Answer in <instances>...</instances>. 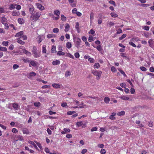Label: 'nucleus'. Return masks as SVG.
<instances>
[{
    "label": "nucleus",
    "mask_w": 154,
    "mask_h": 154,
    "mask_svg": "<svg viewBox=\"0 0 154 154\" xmlns=\"http://www.w3.org/2000/svg\"><path fill=\"white\" fill-rule=\"evenodd\" d=\"M61 20L63 21H65L66 20V17L64 15L62 14L61 16Z\"/></svg>",
    "instance_id": "27"
},
{
    "label": "nucleus",
    "mask_w": 154,
    "mask_h": 154,
    "mask_svg": "<svg viewBox=\"0 0 154 154\" xmlns=\"http://www.w3.org/2000/svg\"><path fill=\"white\" fill-rule=\"evenodd\" d=\"M100 152L102 154H105L106 152L105 150L103 149L101 150Z\"/></svg>",
    "instance_id": "50"
},
{
    "label": "nucleus",
    "mask_w": 154,
    "mask_h": 154,
    "mask_svg": "<svg viewBox=\"0 0 154 154\" xmlns=\"http://www.w3.org/2000/svg\"><path fill=\"white\" fill-rule=\"evenodd\" d=\"M56 46H53L52 47L51 49V51L52 53H56L57 51H56Z\"/></svg>",
    "instance_id": "21"
},
{
    "label": "nucleus",
    "mask_w": 154,
    "mask_h": 154,
    "mask_svg": "<svg viewBox=\"0 0 154 154\" xmlns=\"http://www.w3.org/2000/svg\"><path fill=\"white\" fill-rule=\"evenodd\" d=\"M129 45H132L133 47H136V45H135L134 43H133L132 42H129Z\"/></svg>",
    "instance_id": "45"
},
{
    "label": "nucleus",
    "mask_w": 154,
    "mask_h": 154,
    "mask_svg": "<svg viewBox=\"0 0 154 154\" xmlns=\"http://www.w3.org/2000/svg\"><path fill=\"white\" fill-rule=\"evenodd\" d=\"M98 146L100 148H102L104 147V145L103 144L100 143L98 145Z\"/></svg>",
    "instance_id": "61"
},
{
    "label": "nucleus",
    "mask_w": 154,
    "mask_h": 154,
    "mask_svg": "<svg viewBox=\"0 0 154 154\" xmlns=\"http://www.w3.org/2000/svg\"><path fill=\"white\" fill-rule=\"evenodd\" d=\"M82 126V128H84L86 127V124L85 123H83L82 121L78 122V127Z\"/></svg>",
    "instance_id": "4"
},
{
    "label": "nucleus",
    "mask_w": 154,
    "mask_h": 154,
    "mask_svg": "<svg viewBox=\"0 0 154 154\" xmlns=\"http://www.w3.org/2000/svg\"><path fill=\"white\" fill-rule=\"evenodd\" d=\"M94 14L93 12H91L90 14V20H93L94 19Z\"/></svg>",
    "instance_id": "49"
},
{
    "label": "nucleus",
    "mask_w": 154,
    "mask_h": 154,
    "mask_svg": "<svg viewBox=\"0 0 154 154\" xmlns=\"http://www.w3.org/2000/svg\"><path fill=\"white\" fill-rule=\"evenodd\" d=\"M95 33V31L93 29H91L89 32V34H91L92 35L94 34Z\"/></svg>",
    "instance_id": "51"
},
{
    "label": "nucleus",
    "mask_w": 154,
    "mask_h": 154,
    "mask_svg": "<svg viewBox=\"0 0 154 154\" xmlns=\"http://www.w3.org/2000/svg\"><path fill=\"white\" fill-rule=\"evenodd\" d=\"M140 69L143 71H146L147 70L146 68L144 66L140 67Z\"/></svg>",
    "instance_id": "41"
},
{
    "label": "nucleus",
    "mask_w": 154,
    "mask_h": 154,
    "mask_svg": "<svg viewBox=\"0 0 154 154\" xmlns=\"http://www.w3.org/2000/svg\"><path fill=\"white\" fill-rule=\"evenodd\" d=\"M47 131L49 134L51 135V134L52 132L49 128H47Z\"/></svg>",
    "instance_id": "62"
},
{
    "label": "nucleus",
    "mask_w": 154,
    "mask_h": 154,
    "mask_svg": "<svg viewBox=\"0 0 154 154\" xmlns=\"http://www.w3.org/2000/svg\"><path fill=\"white\" fill-rule=\"evenodd\" d=\"M7 51V49L6 47H1L0 51Z\"/></svg>",
    "instance_id": "40"
},
{
    "label": "nucleus",
    "mask_w": 154,
    "mask_h": 154,
    "mask_svg": "<svg viewBox=\"0 0 154 154\" xmlns=\"http://www.w3.org/2000/svg\"><path fill=\"white\" fill-rule=\"evenodd\" d=\"M42 88L43 89L50 88V85H45L42 86Z\"/></svg>",
    "instance_id": "37"
},
{
    "label": "nucleus",
    "mask_w": 154,
    "mask_h": 154,
    "mask_svg": "<svg viewBox=\"0 0 154 154\" xmlns=\"http://www.w3.org/2000/svg\"><path fill=\"white\" fill-rule=\"evenodd\" d=\"M42 52L43 53H45L46 52V48L44 47H42Z\"/></svg>",
    "instance_id": "55"
},
{
    "label": "nucleus",
    "mask_w": 154,
    "mask_h": 154,
    "mask_svg": "<svg viewBox=\"0 0 154 154\" xmlns=\"http://www.w3.org/2000/svg\"><path fill=\"white\" fill-rule=\"evenodd\" d=\"M72 12L73 14H77V10L76 8H74L72 10Z\"/></svg>",
    "instance_id": "57"
},
{
    "label": "nucleus",
    "mask_w": 154,
    "mask_h": 154,
    "mask_svg": "<svg viewBox=\"0 0 154 154\" xmlns=\"http://www.w3.org/2000/svg\"><path fill=\"white\" fill-rule=\"evenodd\" d=\"M19 14V12L16 11H14L12 13V15L13 16H18Z\"/></svg>",
    "instance_id": "14"
},
{
    "label": "nucleus",
    "mask_w": 154,
    "mask_h": 154,
    "mask_svg": "<svg viewBox=\"0 0 154 154\" xmlns=\"http://www.w3.org/2000/svg\"><path fill=\"white\" fill-rule=\"evenodd\" d=\"M94 67L95 68H98L100 67V64L98 63H96L94 65Z\"/></svg>",
    "instance_id": "42"
},
{
    "label": "nucleus",
    "mask_w": 154,
    "mask_h": 154,
    "mask_svg": "<svg viewBox=\"0 0 154 154\" xmlns=\"http://www.w3.org/2000/svg\"><path fill=\"white\" fill-rule=\"evenodd\" d=\"M92 73L95 75L97 76L96 79L97 80L99 79L101 76V74L102 73L101 71H98L97 70H92Z\"/></svg>",
    "instance_id": "2"
},
{
    "label": "nucleus",
    "mask_w": 154,
    "mask_h": 154,
    "mask_svg": "<svg viewBox=\"0 0 154 154\" xmlns=\"http://www.w3.org/2000/svg\"><path fill=\"white\" fill-rule=\"evenodd\" d=\"M12 131L15 133H16L17 132V130L15 128H13L12 129Z\"/></svg>",
    "instance_id": "56"
},
{
    "label": "nucleus",
    "mask_w": 154,
    "mask_h": 154,
    "mask_svg": "<svg viewBox=\"0 0 154 154\" xmlns=\"http://www.w3.org/2000/svg\"><path fill=\"white\" fill-rule=\"evenodd\" d=\"M94 40V37L91 36V37H89V38L88 39V41L89 42H91L92 41Z\"/></svg>",
    "instance_id": "54"
},
{
    "label": "nucleus",
    "mask_w": 154,
    "mask_h": 154,
    "mask_svg": "<svg viewBox=\"0 0 154 154\" xmlns=\"http://www.w3.org/2000/svg\"><path fill=\"white\" fill-rule=\"evenodd\" d=\"M23 34V31H21L17 32L15 35V36L16 37H19L21 36Z\"/></svg>",
    "instance_id": "8"
},
{
    "label": "nucleus",
    "mask_w": 154,
    "mask_h": 154,
    "mask_svg": "<svg viewBox=\"0 0 154 154\" xmlns=\"http://www.w3.org/2000/svg\"><path fill=\"white\" fill-rule=\"evenodd\" d=\"M38 8L41 11H42L45 9L44 7L39 3H36V4Z\"/></svg>",
    "instance_id": "5"
},
{
    "label": "nucleus",
    "mask_w": 154,
    "mask_h": 154,
    "mask_svg": "<svg viewBox=\"0 0 154 154\" xmlns=\"http://www.w3.org/2000/svg\"><path fill=\"white\" fill-rule=\"evenodd\" d=\"M70 75V72L69 71L66 72L65 75L66 77H68Z\"/></svg>",
    "instance_id": "47"
},
{
    "label": "nucleus",
    "mask_w": 154,
    "mask_h": 154,
    "mask_svg": "<svg viewBox=\"0 0 154 154\" xmlns=\"http://www.w3.org/2000/svg\"><path fill=\"white\" fill-rule=\"evenodd\" d=\"M20 38H22L23 40H26L27 38V36L26 35H23L22 36L20 37Z\"/></svg>",
    "instance_id": "60"
},
{
    "label": "nucleus",
    "mask_w": 154,
    "mask_h": 154,
    "mask_svg": "<svg viewBox=\"0 0 154 154\" xmlns=\"http://www.w3.org/2000/svg\"><path fill=\"white\" fill-rule=\"evenodd\" d=\"M16 5H17L16 4L15 5L11 4L9 7V8L10 10L13 9L15 8V6Z\"/></svg>",
    "instance_id": "25"
},
{
    "label": "nucleus",
    "mask_w": 154,
    "mask_h": 154,
    "mask_svg": "<svg viewBox=\"0 0 154 154\" xmlns=\"http://www.w3.org/2000/svg\"><path fill=\"white\" fill-rule=\"evenodd\" d=\"M41 12H38L36 13V14H32L30 17L32 19V20H33L34 21H37L39 19V17L41 16Z\"/></svg>",
    "instance_id": "1"
},
{
    "label": "nucleus",
    "mask_w": 154,
    "mask_h": 154,
    "mask_svg": "<svg viewBox=\"0 0 154 154\" xmlns=\"http://www.w3.org/2000/svg\"><path fill=\"white\" fill-rule=\"evenodd\" d=\"M65 54V53L64 52H63L61 51H59L57 53V54L59 56L64 55Z\"/></svg>",
    "instance_id": "20"
},
{
    "label": "nucleus",
    "mask_w": 154,
    "mask_h": 154,
    "mask_svg": "<svg viewBox=\"0 0 154 154\" xmlns=\"http://www.w3.org/2000/svg\"><path fill=\"white\" fill-rule=\"evenodd\" d=\"M111 70L112 72H115L117 71L116 69L114 66H112L111 68Z\"/></svg>",
    "instance_id": "53"
},
{
    "label": "nucleus",
    "mask_w": 154,
    "mask_h": 154,
    "mask_svg": "<svg viewBox=\"0 0 154 154\" xmlns=\"http://www.w3.org/2000/svg\"><path fill=\"white\" fill-rule=\"evenodd\" d=\"M23 21H24V20L22 18H19L18 19V22L20 24H22L24 23Z\"/></svg>",
    "instance_id": "19"
},
{
    "label": "nucleus",
    "mask_w": 154,
    "mask_h": 154,
    "mask_svg": "<svg viewBox=\"0 0 154 154\" xmlns=\"http://www.w3.org/2000/svg\"><path fill=\"white\" fill-rule=\"evenodd\" d=\"M66 47L68 48H70L71 47V44L70 42H68L66 44Z\"/></svg>",
    "instance_id": "23"
},
{
    "label": "nucleus",
    "mask_w": 154,
    "mask_h": 154,
    "mask_svg": "<svg viewBox=\"0 0 154 154\" xmlns=\"http://www.w3.org/2000/svg\"><path fill=\"white\" fill-rule=\"evenodd\" d=\"M149 71L152 72H154V67L153 66L149 68Z\"/></svg>",
    "instance_id": "64"
},
{
    "label": "nucleus",
    "mask_w": 154,
    "mask_h": 154,
    "mask_svg": "<svg viewBox=\"0 0 154 154\" xmlns=\"http://www.w3.org/2000/svg\"><path fill=\"white\" fill-rule=\"evenodd\" d=\"M110 15L111 16L113 17H116L118 16V15L114 13H111Z\"/></svg>",
    "instance_id": "32"
},
{
    "label": "nucleus",
    "mask_w": 154,
    "mask_h": 154,
    "mask_svg": "<svg viewBox=\"0 0 154 154\" xmlns=\"http://www.w3.org/2000/svg\"><path fill=\"white\" fill-rule=\"evenodd\" d=\"M30 64L33 66H37V62L34 61H31L30 62Z\"/></svg>",
    "instance_id": "17"
},
{
    "label": "nucleus",
    "mask_w": 154,
    "mask_h": 154,
    "mask_svg": "<svg viewBox=\"0 0 154 154\" xmlns=\"http://www.w3.org/2000/svg\"><path fill=\"white\" fill-rule=\"evenodd\" d=\"M143 29L146 31L149 30V27L148 26H145Z\"/></svg>",
    "instance_id": "63"
},
{
    "label": "nucleus",
    "mask_w": 154,
    "mask_h": 154,
    "mask_svg": "<svg viewBox=\"0 0 154 154\" xmlns=\"http://www.w3.org/2000/svg\"><path fill=\"white\" fill-rule=\"evenodd\" d=\"M23 52L24 53L26 54L28 56H31V53L27 51L26 50L24 49V50L23 51Z\"/></svg>",
    "instance_id": "22"
},
{
    "label": "nucleus",
    "mask_w": 154,
    "mask_h": 154,
    "mask_svg": "<svg viewBox=\"0 0 154 154\" xmlns=\"http://www.w3.org/2000/svg\"><path fill=\"white\" fill-rule=\"evenodd\" d=\"M1 23L3 24H4L5 23L4 22H5L7 20V19L4 17H1Z\"/></svg>",
    "instance_id": "18"
},
{
    "label": "nucleus",
    "mask_w": 154,
    "mask_h": 154,
    "mask_svg": "<svg viewBox=\"0 0 154 154\" xmlns=\"http://www.w3.org/2000/svg\"><path fill=\"white\" fill-rule=\"evenodd\" d=\"M153 41L152 39H151L149 40L148 41V43L149 44V45L150 47H151L152 45V42Z\"/></svg>",
    "instance_id": "36"
},
{
    "label": "nucleus",
    "mask_w": 154,
    "mask_h": 154,
    "mask_svg": "<svg viewBox=\"0 0 154 154\" xmlns=\"http://www.w3.org/2000/svg\"><path fill=\"white\" fill-rule=\"evenodd\" d=\"M70 26L69 24L68 23H66L65 25V27L64 31L65 32H67L69 30V28Z\"/></svg>",
    "instance_id": "11"
},
{
    "label": "nucleus",
    "mask_w": 154,
    "mask_h": 154,
    "mask_svg": "<svg viewBox=\"0 0 154 154\" xmlns=\"http://www.w3.org/2000/svg\"><path fill=\"white\" fill-rule=\"evenodd\" d=\"M125 114V112L124 111H122L117 113V115L119 116H121L124 115Z\"/></svg>",
    "instance_id": "15"
},
{
    "label": "nucleus",
    "mask_w": 154,
    "mask_h": 154,
    "mask_svg": "<svg viewBox=\"0 0 154 154\" xmlns=\"http://www.w3.org/2000/svg\"><path fill=\"white\" fill-rule=\"evenodd\" d=\"M121 98L124 100H128L129 99L128 97H126L125 96H121Z\"/></svg>",
    "instance_id": "26"
},
{
    "label": "nucleus",
    "mask_w": 154,
    "mask_h": 154,
    "mask_svg": "<svg viewBox=\"0 0 154 154\" xmlns=\"http://www.w3.org/2000/svg\"><path fill=\"white\" fill-rule=\"evenodd\" d=\"M9 42L8 41H3L2 42V45L5 46H7L8 45Z\"/></svg>",
    "instance_id": "30"
},
{
    "label": "nucleus",
    "mask_w": 154,
    "mask_h": 154,
    "mask_svg": "<svg viewBox=\"0 0 154 154\" xmlns=\"http://www.w3.org/2000/svg\"><path fill=\"white\" fill-rule=\"evenodd\" d=\"M75 112L74 111H69L68 112H67V114L68 115H71Z\"/></svg>",
    "instance_id": "44"
},
{
    "label": "nucleus",
    "mask_w": 154,
    "mask_h": 154,
    "mask_svg": "<svg viewBox=\"0 0 154 154\" xmlns=\"http://www.w3.org/2000/svg\"><path fill=\"white\" fill-rule=\"evenodd\" d=\"M96 48L99 51H100L102 49V47L100 45H98L97 47Z\"/></svg>",
    "instance_id": "35"
},
{
    "label": "nucleus",
    "mask_w": 154,
    "mask_h": 154,
    "mask_svg": "<svg viewBox=\"0 0 154 154\" xmlns=\"http://www.w3.org/2000/svg\"><path fill=\"white\" fill-rule=\"evenodd\" d=\"M53 31L54 33H57L59 32V29L57 28H54L53 29Z\"/></svg>",
    "instance_id": "33"
},
{
    "label": "nucleus",
    "mask_w": 154,
    "mask_h": 154,
    "mask_svg": "<svg viewBox=\"0 0 154 154\" xmlns=\"http://www.w3.org/2000/svg\"><path fill=\"white\" fill-rule=\"evenodd\" d=\"M126 36V34H123L121 37L119 38V39L120 40H122L125 38Z\"/></svg>",
    "instance_id": "29"
},
{
    "label": "nucleus",
    "mask_w": 154,
    "mask_h": 154,
    "mask_svg": "<svg viewBox=\"0 0 154 154\" xmlns=\"http://www.w3.org/2000/svg\"><path fill=\"white\" fill-rule=\"evenodd\" d=\"M87 151V150L86 149H83L81 152V153L82 154H84Z\"/></svg>",
    "instance_id": "52"
},
{
    "label": "nucleus",
    "mask_w": 154,
    "mask_h": 154,
    "mask_svg": "<svg viewBox=\"0 0 154 154\" xmlns=\"http://www.w3.org/2000/svg\"><path fill=\"white\" fill-rule=\"evenodd\" d=\"M61 106L65 108H67L68 107V106L67 105V104L66 103H63L61 104Z\"/></svg>",
    "instance_id": "39"
},
{
    "label": "nucleus",
    "mask_w": 154,
    "mask_h": 154,
    "mask_svg": "<svg viewBox=\"0 0 154 154\" xmlns=\"http://www.w3.org/2000/svg\"><path fill=\"white\" fill-rule=\"evenodd\" d=\"M60 61L59 60H57L55 61H54L52 63V64L53 65H58L60 64Z\"/></svg>",
    "instance_id": "9"
},
{
    "label": "nucleus",
    "mask_w": 154,
    "mask_h": 154,
    "mask_svg": "<svg viewBox=\"0 0 154 154\" xmlns=\"http://www.w3.org/2000/svg\"><path fill=\"white\" fill-rule=\"evenodd\" d=\"M32 53L34 54V57H39L40 56L37 54V48L35 46H33L32 50Z\"/></svg>",
    "instance_id": "3"
},
{
    "label": "nucleus",
    "mask_w": 154,
    "mask_h": 154,
    "mask_svg": "<svg viewBox=\"0 0 154 154\" xmlns=\"http://www.w3.org/2000/svg\"><path fill=\"white\" fill-rule=\"evenodd\" d=\"M119 71L120 72V73L122 74H123L124 76H126V75L125 74V73L122 70H121V69L119 70Z\"/></svg>",
    "instance_id": "59"
},
{
    "label": "nucleus",
    "mask_w": 154,
    "mask_h": 154,
    "mask_svg": "<svg viewBox=\"0 0 154 154\" xmlns=\"http://www.w3.org/2000/svg\"><path fill=\"white\" fill-rule=\"evenodd\" d=\"M54 14L56 15L57 16H59L60 14V11L58 10L54 11Z\"/></svg>",
    "instance_id": "34"
},
{
    "label": "nucleus",
    "mask_w": 154,
    "mask_h": 154,
    "mask_svg": "<svg viewBox=\"0 0 154 154\" xmlns=\"http://www.w3.org/2000/svg\"><path fill=\"white\" fill-rule=\"evenodd\" d=\"M34 105L36 107H39L40 106L41 103L39 102H35L34 103Z\"/></svg>",
    "instance_id": "31"
},
{
    "label": "nucleus",
    "mask_w": 154,
    "mask_h": 154,
    "mask_svg": "<svg viewBox=\"0 0 154 154\" xmlns=\"http://www.w3.org/2000/svg\"><path fill=\"white\" fill-rule=\"evenodd\" d=\"M29 12H30V13H31V14H32L33 11L34 10V8H30L29 9Z\"/></svg>",
    "instance_id": "58"
},
{
    "label": "nucleus",
    "mask_w": 154,
    "mask_h": 154,
    "mask_svg": "<svg viewBox=\"0 0 154 154\" xmlns=\"http://www.w3.org/2000/svg\"><path fill=\"white\" fill-rule=\"evenodd\" d=\"M88 61H90L91 63H93L94 62V60L93 58H91L90 57L88 59Z\"/></svg>",
    "instance_id": "43"
},
{
    "label": "nucleus",
    "mask_w": 154,
    "mask_h": 154,
    "mask_svg": "<svg viewBox=\"0 0 154 154\" xmlns=\"http://www.w3.org/2000/svg\"><path fill=\"white\" fill-rule=\"evenodd\" d=\"M13 107L15 109L17 110L18 107V105L16 103H14L12 104Z\"/></svg>",
    "instance_id": "13"
},
{
    "label": "nucleus",
    "mask_w": 154,
    "mask_h": 154,
    "mask_svg": "<svg viewBox=\"0 0 154 154\" xmlns=\"http://www.w3.org/2000/svg\"><path fill=\"white\" fill-rule=\"evenodd\" d=\"M17 138V140H16L17 141L18 140H20V141H22L23 140V138L22 136L20 135L17 136L16 137Z\"/></svg>",
    "instance_id": "12"
},
{
    "label": "nucleus",
    "mask_w": 154,
    "mask_h": 154,
    "mask_svg": "<svg viewBox=\"0 0 154 154\" xmlns=\"http://www.w3.org/2000/svg\"><path fill=\"white\" fill-rule=\"evenodd\" d=\"M78 109H79V108H84L85 107H86V106L85 105H84V104L83 103H81V104H78L79 103V102L78 101Z\"/></svg>",
    "instance_id": "6"
},
{
    "label": "nucleus",
    "mask_w": 154,
    "mask_h": 154,
    "mask_svg": "<svg viewBox=\"0 0 154 154\" xmlns=\"http://www.w3.org/2000/svg\"><path fill=\"white\" fill-rule=\"evenodd\" d=\"M120 86L122 88H126V84L124 83H123L120 84Z\"/></svg>",
    "instance_id": "48"
},
{
    "label": "nucleus",
    "mask_w": 154,
    "mask_h": 154,
    "mask_svg": "<svg viewBox=\"0 0 154 154\" xmlns=\"http://www.w3.org/2000/svg\"><path fill=\"white\" fill-rule=\"evenodd\" d=\"M29 143L31 144H32L36 148V149H38V148L36 145V144H35V143H34V142L32 141H29Z\"/></svg>",
    "instance_id": "28"
},
{
    "label": "nucleus",
    "mask_w": 154,
    "mask_h": 154,
    "mask_svg": "<svg viewBox=\"0 0 154 154\" xmlns=\"http://www.w3.org/2000/svg\"><path fill=\"white\" fill-rule=\"evenodd\" d=\"M63 130H64V131H62V134H64L66 133V132H70V130L69 129L66 128H64V129Z\"/></svg>",
    "instance_id": "16"
},
{
    "label": "nucleus",
    "mask_w": 154,
    "mask_h": 154,
    "mask_svg": "<svg viewBox=\"0 0 154 154\" xmlns=\"http://www.w3.org/2000/svg\"><path fill=\"white\" fill-rule=\"evenodd\" d=\"M17 42L23 45L25 43V42L19 39L17 40Z\"/></svg>",
    "instance_id": "38"
},
{
    "label": "nucleus",
    "mask_w": 154,
    "mask_h": 154,
    "mask_svg": "<svg viewBox=\"0 0 154 154\" xmlns=\"http://www.w3.org/2000/svg\"><path fill=\"white\" fill-rule=\"evenodd\" d=\"M52 86L56 88H59L60 87V85L58 84L54 83L52 85Z\"/></svg>",
    "instance_id": "10"
},
{
    "label": "nucleus",
    "mask_w": 154,
    "mask_h": 154,
    "mask_svg": "<svg viewBox=\"0 0 154 154\" xmlns=\"http://www.w3.org/2000/svg\"><path fill=\"white\" fill-rule=\"evenodd\" d=\"M36 75L35 73L34 72H30L29 75L28 76V78L29 79L32 78V77L35 76Z\"/></svg>",
    "instance_id": "7"
},
{
    "label": "nucleus",
    "mask_w": 154,
    "mask_h": 154,
    "mask_svg": "<svg viewBox=\"0 0 154 154\" xmlns=\"http://www.w3.org/2000/svg\"><path fill=\"white\" fill-rule=\"evenodd\" d=\"M109 2L112 5H113L114 6H116V4L114 1L112 0H110L109 1Z\"/></svg>",
    "instance_id": "46"
},
{
    "label": "nucleus",
    "mask_w": 154,
    "mask_h": 154,
    "mask_svg": "<svg viewBox=\"0 0 154 154\" xmlns=\"http://www.w3.org/2000/svg\"><path fill=\"white\" fill-rule=\"evenodd\" d=\"M104 102L106 103H108L110 101V99L108 97H105L104 98Z\"/></svg>",
    "instance_id": "24"
}]
</instances>
